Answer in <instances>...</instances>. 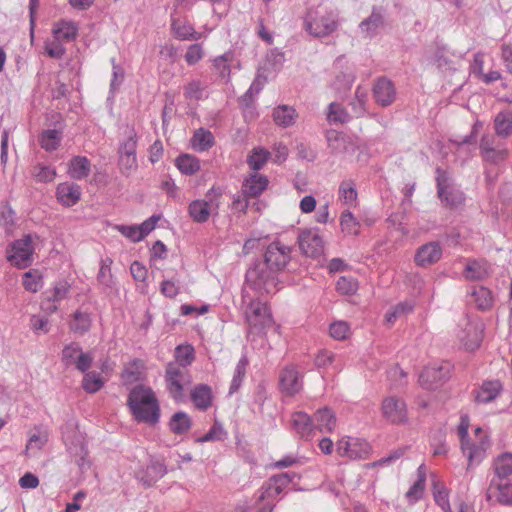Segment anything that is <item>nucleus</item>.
Listing matches in <instances>:
<instances>
[{"label":"nucleus","mask_w":512,"mask_h":512,"mask_svg":"<svg viewBox=\"0 0 512 512\" xmlns=\"http://www.w3.org/2000/svg\"><path fill=\"white\" fill-rule=\"evenodd\" d=\"M127 406L136 422L150 426L159 423L160 403L151 387L142 384L134 386L128 394Z\"/></svg>","instance_id":"obj_1"},{"label":"nucleus","mask_w":512,"mask_h":512,"mask_svg":"<svg viewBox=\"0 0 512 512\" xmlns=\"http://www.w3.org/2000/svg\"><path fill=\"white\" fill-rule=\"evenodd\" d=\"M435 174L437 197L441 205L452 211L462 208L466 202V195L451 174L441 167L436 168Z\"/></svg>","instance_id":"obj_2"},{"label":"nucleus","mask_w":512,"mask_h":512,"mask_svg":"<svg viewBox=\"0 0 512 512\" xmlns=\"http://www.w3.org/2000/svg\"><path fill=\"white\" fill-rule=\"evenodd\" d=\"M276 274L261 258L254 259L245 273V283L254 291L263 294L270 293L275 287Z\"/></svg>","instance_id":"obj_3"},{"label":"nucleus","mask_w":512,"mask_h":512,"mask_svg":"<svg viewBox=\"0 0 512 512\" xmlns=\"http://www.w3.org/2000/svg\"><path fill=\"white\" fill-rule=\"evenodd\" d=\"M34 247L31 234L12 241L7 247V261L18 269H25L33 262Z\"/></svg>","instance_id":"obj_4"},{"label":"nucleus","mask_w":512,"mask_h":512,"mask_svg":"<svg viewBox=\"0 0 512 512\" xmlns=\"http://www.w3.org/2000/svg\"><path fill=\"white\" fill-rule=\"evenodd\" d=\"M168 473L165 459L161 456H149L148 464L135 472V478L145 487L154 486Z\"/></svg>","instance_id":"obj_5"},{"label":"nucleus","mask_w":512,"mask_h":512,"mask_svg":"<svg viewBox=\"0 0 512 512\" xmlns=\"http://www.w3.org/2000/svg\"><path fill=\"white\" fill-rule=\"evenodd\" d=\"M451 370L449 362L426 366L419 375V383L424 389L435 390L450 379Z\"/></svg>","instance_id":"obj_6"},{"label":"nucleus","mask_w":512,"mask_h":512,"mask_svg":"<svg viewBox=\"0 0 512 512\" xmlns=\"http://www.w3.org/2000/svg\"><path fill=\"white\" fill-rule=\"evenodd\" d=\"M292 249L291 246L284 245L280 241L275 240L267 246L261 259L277 274L283 271L289 263Z\"/></svg>","instance_id":"obj_7"},{"label":"nucleus","mask_w":512,"mask_h":512,"mask_svg":"<svg viewBox=\"0 0 512 512\" xmlns=\"http://www.w3.org/2000/svg\"><path fill=\"white\" fill-rule=\"evenodd\" d=\"M301 252L311 258H318L324 253V241L318 228L302 229L297 235Z\"/></svg>","instance_id":"obj_8"},{"label":"nucleus","mask_w":512,"mask_h":512,"mask_svg":"<svg viewBox=\"0 0 512 512\" xmlns=\"http://www.w3.org/2000/svg\"><path fill=\"white\" fill-rule=\"evenodd\" d=\"M181 368L179 364L174 362H169L165 368L166 388L170 396L176 401L182 399L184 393L182 381L185 376H189L188 371H184Z\"/></svg>","instance_id":"obj_9"},{"label":"nucleus","mask_w":512,"mask_h":512,"mask_svg":"<svg viewBox=\"0 0 512 512\" xmlns=\"http://www.w3.org/2000/svg\"><path fill=\"white\" fill-rule=\"evenodd\" d=\"M246 320L252 327L261 329L270 327L273 324V317L267 304L260 301H251L246 308Z\"/></svg>","instance_id":"obj_10"},{"label":"nucleus","mask_w":512,"mask_h":512,"mask_svg":"<svg viewBox=\"0 0 512 512\" xmlns=\"http://www.w3.org/2000/svg\"><path fill=\"white\" fill-rule=\"evenodd\" d=\"M279 387L287 396H294L302 390V376L296 366L287 365L280 371Z\"/></svg>","instance_id":"obj_11"},{"label":"nucleus","mask_w":512,"mask_h":512,"mask_svg":"<svg viewBox=\"0 0 512 512\" xmlns=\"http://www.w3.org/2000/svg\"><path fill=\"white\" fill-rule=\"evenodd\" d=\"M396 88L394 83L385 76L378 77L372 88V95L375 102L381 107L392 105L396 99Z\"/></svg>","instance_id":"obj_12"},{"label":"nucleus","mask_w":512,"mask_h":512,"mask_svg":"<svg viewBox=\"0 0 512 512\" xmlns=\"http://www.w3.org/2000/svg\"><path fill=\"white\" fill-rule=\"evenodd\" d=\"M381 410L383 417L392 424H402L407 421L406 403L400 398H385Z\"/></svg>","instance_id":"obj_13"},{"label":"nucleus","mask_w":512,"mask_h":512,"mask_svg":"<svg viewBox=\"0 0 512 512\" xmlns=\"http://www.w3.org/2000/svg\"><path fill=\"white\" fill-rule=\"evenodd\" d=\"M337 26V21L331 15L312 18L311 14H308L305 19L306 31L315 37L328 36L337 29Z\"/></svg>","instance_id":"obj_14"},{"label":"nucleus","mask_w":512,"mask_h":512,"mask_svg":"<svg viewBox=\"0 0 512 512\" xmlns=\"http://www.w3.org/2000/svg\"><path fill=\"white\" fill-rule=\"evenodd\" d=\"M52 117L56 119L54 121V129L44 130L39 136L40 146L48 152L58 149L61 144L64 128V121L60 113H55Z\"/></svg>","instance_id":"obj_15"},{"label":"nucleus","mask_w":512,"mask_h":512,"mask_svg":"<svg viewBox=\"0 0 512 512\" xmlns=\"http://www.w3.org/2000/svg\"><path fill=\"white\" fill-rule=\"evenodd\" d=\"M442 257V248L437 241L420 246L415 253V263L419 267H428L437 263Z\"/></svg>","instance_id":"obj_16"},{"label":"nucleus","mask_w":512,"mask_h":512,"mask_svg":"<svg viewBox=\"0 0 512 512\" xmlns=\"http://www.w3.org/2000/svg\"><path fill=\"white\" fill-rule=\"evenodd\" d=\"M269 179L266 175L254 172L244 178L242 193L246 198H256L268 187Z\"/></svg>","instance_id":"obj_17"},{"label":"nucleus","mask_w":512,"mask_h":512,"mask_svg":"<svg viewBox=\"0 0 512 512\" xmlns=\"http://www.w3.org/2000/svg\"><path fill=\"white\" fill-rule=\"evenodd\" d=\"M81 187L74 182L59 183L56 188V198L65 207L74 206L81 198Z\"/></svg>","instance_id":"obj_18"},{"label":"nucleus","mask_w":512,"mask_h":512,"mask_svg":"<svg viewBox=\"0 0 512 512\" xmlns=\"http://www.w3.org/2000/svg\"><path fill=\"white\" fill-rule=\"evenodd\" d=\"M292 427L296 433L303 439H310L314 435L315 423L313 417L306 412L297 411L292 414Z\"/></svg>","instance_id":"obj_19"},{"label":"nucleus","mask_w":512,"mask_h":512,"mask_svg":"<svg viewBox=\"0 0 512 512\" xmlns=\"http://www.w3.org/2000/svg\"><path fill=\"white\" fill-rule=\"evenodd\" d=\"M385 24L384 10L382 7L373 6L371 14L360 22L359 28L369 38L377 34V30Z\"/></svg>","instance_id":"obj_20"},{"label":"nucleus","mask_w":512,"mask_h":512,"mask_svg":"<svg viewBox=\"0 0 512 512\" xmlns=\"http://www.w3.org/2000/svg\"><path fill=\"white\" fill-rule=\"evenodd\" d=\"M190 399L197 409L206 411L212 406V388L208 384H197L191 390Z\"/></svg>","instance_id":"obj_21"},{"label":"nucleus","mask_w":512,"mask_h":512,"mask_svg":"<svg viewBox=\"0 0 512 512\" xmlns=\"http://www.w3.org/2000/svg\"><path fill=\"white\" fill-rule=\"evenodd\" d=\"M502 390L503 386L499 380H486L476 391L475 402L488 404L494 401Z\"/></svg>","instance_id":"obj_22"},{"label":"nucleus","mask_w":512,"mask_h":512,"mask_svg":"<svg viewBox=\"0 0 512 512\" xmlns=\"http://www.w3.org/2000/svg\"><path fill=\"white\" fill-rule=\"evenodd\" d=\"M212 213H215L214 207L205 199L193 200L188 205V214L196 223L207 222Z\"/></svg>","instance_id":"obj_23"},{"label":"nucleus","mask_w":512,"mask_h":512,"mask_svg":"<svg viewBox=\"0 0 512 512\" xmlns=\"http://www.w3.org/2000/svg\"><path fill=\"white\" fill-rule=\"evenodd\" d=\"M171 30L176 39L198 40L200 33L196 32L193 25L181 18L171 16Z\"/></svg>","instance_id":"obj_24"},{"label":"nucleus","mask_w":512,"mask_h":512,"mask_svg":"<svg viewBox=\"0 0 512 512\" xmlns=\"http://www.w3.org/2000/svg\"><path fill=\"white\" fill-rule=\"evenodd\" d=\"M315 428L320 432H332L336 427L335 413L328 407L318 409L313 416Z\"/></svg>","instance_id":"obj_25"},{"label":"nucleus","mask_w":512,"mask_h":512,"mask_svg":"<svg viewBox=\"0 0 512 512\" xmlns=\"http://www.w3.org/2000/svg\"><path fill=\"white\" fill-rule=\"evenodd\" d=\"M78 26L73 21L61 19L54 24L52 32L56 40L73 41L78 36Z\"/></svg>","instance_id":"obj_26"},{"label":"nucleus","mask_w":512,"mask_h":512,"mask_svg":"<svg viewBox=\"0 0 512 512\" xmlns=\"http://www.w3.org/2000/svg\"><path fill=\"white\" fill-rule=\"evenodd\" d=\"M123 140L120 141L118 154L122 155H135L137 152L138 146V135L137 132L132 125H126L123 131Z\"/></svg>","instance_id":"obj_27"},{"label":"nucleus","mask_w":512,"mask_h":512,"mask_svg":"<svg viewBox=\"0 0 512 512\" xmlns=\"http://www.w3.org/2000/svg\"><path fill=\"white\" fill-rule=\"evenodd\" d=\"M91 171L90 160L85 156H74L69 161L68 174L74 180L86 178Z\"/></svg>","instance_id":"obj_28"},{"label":"nucleus","mask_w":512,"mask_h":512,"mask_svg":"<svg viewBox=\"0 0 512 512\" xmlns=\"http://www.w3.org/2000/svg\"><path fill=\"white\" fill-rule=\"evenodd\" d=\"M270 158L271 153L268 149L262 146H257L249 152L246 162L251 170L258 173Z\"/></svg>","instance_id":"obj_29"},{"label":"nucleus","mask_w":512,"mask_h":512,"mask_svg":"<svg viewBox=\"0 0 512 512\" xmlns=\"http://www.w3.org/2000/svg\"><path fill=\"white\" fill-rule=\"evenodd\" d=\"M272 115L275 123L284 128L292 126L298 117L296 110L289 105L277 106Z\"/></svg>","instance_id":"obj_30"},{"label":"nucleus","mask_w":512,"mask_h":512,"mask_svg":"<svg viewBox=\"0 0 512 512\" xmlns=\"http://www.w3.org/2000/svg\"><path fill=\"white\" fill-rule=\"evenodd\" d=\"M191 143L195 150L204 152L214 146L215 138L210 130L201 127L194 132Z\"/></svg>","instance_id":"obj_31"},{"label":"nucleus","mask_w":512,"mask_h":512,"mask_svg":"<svg viewBox=\"0 0 512 512\" xmlns=\"http://www.w3.org/2000/svg\"><path fill=\"white\" fill-rule=\"evenodd\" d=\"M432 493L435 503L441 507L443 512H452L449 502V491L445 484L436 479V477L432 480Z\"/></svg>","instance_id":"obj_32"},{"label":"nucleus","mask_w":512,"mask_h":512,"mask_svg":"<svg viewBox=\"0 0 512 512\" xmlns=\"http://www.w3.org/2000/svg\"><path fill=\"white\" fill-rule=\"evenodd\" d=\"M168 425L174 434L183 435L192 427V419L186 412L177 411L171 416Z\"/></svg>","instance_id":"obj_33"},{"label":"nucleus","mask_w":512,"mask_h":512,"mask_svg":"<svg viewBox=\"0 0 512 512\" xmlns=\"http://www.w3.org/2000/svg\"><path fill=\"white\" fill-rule=\"evenodd\" d=\"M175 166L184 175H194L200 170V161L194 155L181 153L175 159Z\"/></svg>","instance_id":"obj_34"},{"label":"nucleus","mask_w":512,"mask_h":512,"mask_svg":"<svg viewBox=\"0 0 512 512\" xmlns=\"http://www.w3.org/2000/svg\"><path fill=\"white\" fill-rule=\"evenodd\" d=\"M494 128L498 136L508 137L512 134V111L499 112L494 119Z\"/></svg>","instance_id":"obj_35"},{"label":"nucleus","mask_w":512,"mask_h":512,"mask_svg":"<svg viewBox=\"0 0 512 512\" xmlns=\"http://www.w3.org/2000/svg\"><path fill=\"white\" fill-rule=\"evenodd\" d=\"M495 479L505 480L512 474V454L505 452L499 455L494 462Z\"/></svg>","instance_id":"obj_36"},{"label":"nucleus","mask_w":512,"mask_h":512,"mask_svg":"<svg viewBox=\"0 0 512 512\" xmlns=\"http://www.w3.org/2000/svg\"><path fill=\"white\" fill-rule=\"evenodd\" d=\"M174 357V363L179 364L182 368H187L195 360V349L189 343L179 344L175 348Z\"/></svg>","instance_id":"obj_37"},{"label":"nucleus","mask_w":512,"mask_h":512,"mask_svg":"<svg viewBox=\"0 0 512 512\" xmlns=\"http://www.w3.org/2000/svg\"><path fill=\"white\" fill-rule=\"evenodd\" d=\"M326 140L328 147L333 154H342L346 152L347 137L344 133L330 129L326 132Z\"/></svg>","instance_id":"obj_38"},{"label":"nucleus","mask_w":512,"mask_h":512,"mask_svg":"<svg viewBox=\"0 0 512 512\" xmlns=\"http://www.w3.org/2000/svg\"><path fill=\"white\" fill-rule=\"evenodd\" d=\"M248 365L249 361L247 356L242 355L234 370L233 378L231 380L229 387V395L236 393L240 389L242 382L245 378Z\"/></svg>","instance_id":"obj_39"},{"label":"nucleus","mask_w":512,"mask_h":512,"mask_svg":"<svg viewBox=\"0 0 512 512\" xmlns=\"http://www.w3.org/2000/svg\"><path fill=\"white\" fill-rule=\"evenodd\" d=\"M471 295L474 297L479 310L486 311L493 306L492 292L488 288L484 286L475 287Z\"/></svg>","instance_id":"obj_40"},{"label":"nucleus","mask_w":512,"mask_h":512,"mask_svg":"<svg viewBox=\"0 0 512 512\" xmlns=\"http://www.w3.org/2000/svg\"><path fill=\"white\" fill-rule=\"evenodd\" d=\"M327 120L329 123L344 124L351 120V116L341 104L332 102L328 105Z\"/></svg>","instance_id":"obj_41"},{"label":"nucleus","mask_w":512,"mask_h":512,"mask_svg":"<svg viewBox=\"0 0 512 512\" xmlns=\"http://www.w3.org/2000/svg\"><path fill=\"white\" fill-rule=\"evenodd\" d=\"M73 320L74 323L70 326L73 332L83 335L91 329L92 319L90 313L77 310L73 314Z\"/></svg>","instance_id":"obj_42"},{"label":"nucleus","mask_w":512,"mask_h":512,"mask_svg":"<svg viewBox=\"0 0 512 512\" xmlns=\"http://www.w3.org/2000/svg\"><path fill=\"white\" fill-rule=\"evenodd\" d=\"M105 385V380L95 371L84 374L82 379V388L89 394L98 392Z\"/></svg>","instance_id":"obj_43"},{"label":"nucleus","mask_w":512,"mask_h":512,"mask_svg":"<svg viewBox=\"0 0 512 512\" xmlns=\"http://www.w3.org/2000/svg\"><path fill=\"white\" fill-rule=\"evenodd\" d=\"M495 488L499 491L498 501L501 504L512 505V484L503 482V480H496L493 478L490 482V489Z\"/></svg>","instance_id":"obj_44"},{"label":"nucleus","mask_w":512,"mask_h":512,"mask_svg":"<svg viewBox=\"0 0 512 512\" xmlns=\"http://www.w3.org/2000/svg\"><path fill=\"white\" fill-rule=\"evenodd\" d=\"M233 56L232 51H227L213 60L214 68L219 72L220 77L223 79L230 78L231 68L229 63L233 60Z\"/></svg>","instance_id":"obj_45"},{"label":"nucleus","mask_w":512,"mask_h":512,"mask_svg":"<svg viewBox=\"0 0 512 512\" xmlns=\"http://www.w3.org/2000/svg\"><path fill=\"white\" fill-rule=\"evenodd\" d=\"M24 288L32 293H36L41 288L42 275L37 269H30L22 277Z\"/></svg>","instance_id":"obj_46"},{"label":"nucleus","mask_w":512,"mask_h":512,"mask_svg":"<svg viewBox=\"0 0 512 512\" xmlns=\"http://www.w3.org/2000/svg\"><path fill=\"white\" fill-rule=\"evenodd\" d=\"M430 445L434 455H446L449 450L446 444V432L443 429L434 431L430 436Z\"/></svg>","instance_id":"obj_47"},{"label":"nucleus","mask_w":512,"mask_h":512,"mask_svg":"<svg viewBox=\"0 0 512 512\" xmlns=\"http://www.w3.org/2000/svg\"><path fill=\"white\" fill-rule=\"evenodd\" d=\"M283 488L278 484L272 481L270 477L268 481L264 482L259 490V496L257 501L263 502L270 498H275L283 492Z\"/></svg>","instance_id":"obj_48"},{"label":"nucleus","mask_w":512,"mask_h":512,"mask_svg":"<svg viewBox=\"0 0 512 512\" xmlns=\"http://www.w3.org/2000/svg\"><path fill=\"white\" fill-rule=\"evenodd\" d=\"M226 431L224 430L221 423L215 421L211 426L209 431L201 437L196 438L197 443H205V442H213V441H223L226 436Z\"/></svg>","instance_id":"obj_49"},{"label":"nucleus","mask_w":512,"mask_h":512,"mask_svg":"<svg viewBox=\"0 0 512 512\" xmlns=\"http://www.w3.org/2000/svg\"><path fill=\"white\" fill-rule=\"evenodd\" d=\"M336 290L342 295H354L358 290V281L352 276H341L337 280Z\"/></svg>","instance_id":"obj_50"},{"label":"nucleus","mask_w":512,"mask_h":512,"mask_svg":"<svg viewBox=\"0 0 512 512\" xmlns=\"http://www.w3.org/2000/svg\"><path fill=\"white\" fill-rule=\"evenodd\" d=\"M82 351L81 346L77 342H70L62 349L61 360L66 367L73 365L77 359L76 355Z\"/></svg>","instance_id":"obj_51"},{"label":"nucleus","mask_w":512,"mask_h":512,"mask_svg":"<svg viewBox=\"0 0 512 512\" xmlns=\"http://www.w3.org/2000/svg\"><path fill=\"white\" fill-rule=\"evenodd\" d=\"M357 190L352 180H344L339 186V196L345 204H352L357 199Z\"/></svg>","instance_id":"obj_52"},{"label":"nucleus","mask_w":512,"mask_h":512,"mask_svg":"<svg viewBox=\"0 0 512 512\" xmlns=\"http://www.w3.org/2000/svg\"><path fill=\"white\" fill-rule=\"evenodd\" d=\"M340 226L343 232L357 235L359 222L350 211H344L340 216Z\"/></svg>","instance_id":"obj_53"},{"label":"nucleus","mask_w":512,"mask_h":512,"mask_svg":"<svg viewBox=\"0 0 512 512\" xmlns=\"http://www.w3.org/2000/svg\"><path fill=\"white\" fill-rule=\"evenodd\" d=\"M371 452L370 444L363 439L353 438L351 459H366Z\"/></svg>","instance_id":"obj_54"},{"label":"nucleus","mask_w":512,"mask_h":512,"mask_svg":"<svg viewBox=\"0 0 512 512\" xmlns=\"http://www.w3.org/2000/svg\"><path fill=\"white\" fill-rule=\"evenodd\" d=\"M16 212L11 207L9 201L2 202L0 206V223L6 229H11L15 225Z\"/></svg>","instance_id":"obj_55"},{"label":"nucleus","mask_w":512,"mask_h":512,"mask_svg":"<svg viewBox=\"0 0 512 512\" xmlns=\"http://www.w3.org/2000/svg\"><path fill=\"white\" fill-rule=\"evenodd\" d=\"M119 155V168L124 176H129L138 168L137 156L135 155Z\"/></svg>","instance_id":"obj_56"},{"label":"nucleus","mask_w":512,"mask_h":512,"mask_svg":"<svg viewBox=\"0 0 512 512\" xmlns=\"http://www.w3.org/2000/svg\"><path fill=\"white\" fill-rule=\"evenodd\" d=\"M34 176L36 181L41 183H47L54 180L56 176V170L55 168L48 166V165H42L39 164L35 168Z\"/></svg>","instance_id":"obj_57"},{"label":"nucleus","mask_w":512,"mask_h":512,"mask_svg":"<svg viewBox=\"0 0 512 512\" xmlns=\"http://www.w3.org/2000/svg\"><path fill=\"white\" fill-rule=\"evenodd\" d=\"M204 86L200 80L190 81L184 88V96L186 99L200 100L203 97Z\"/></svg>","instance_id":"obj_58"},{"label":"nucleus","mask_w":512,"mask_h":512,"mask_svg":"<svg viewBox=\"0 0 512 512\" xmlns=\"http://www.w3.org/2000/svg\"><path fill=\"white\" fill-rule=\"evenodd\" d=\"M204 52L201 44L195 43L188 47L185 53V61L192 66L197 64L203 58Z\"/></svg>","instance_id":"obj_59"},{"label":"nucleus","mask_w":512,"mask_h":512,"mask_svg":"<svg viewBox=\"0 0 512 512\" xmlns=\"http://www.w3.org/2000/svg\"><path fill=\"white\" fill-rule=\"evenodd\" d=\"M349 332V326L344 321H336L330 324L329 334L336 340H344Z\"/></svg>","instance_id":"obj_60"},{"label":"nucleus","mask_w":512,"mask_h":512,"mask_svg":"<svg viewBox=\"0 0 512 512\" xmlns=\"http://www.w3.org/2000/svg\"><path fill=\"white\" fill-rule=\"evenodd\" d=\"M69 290L70 284L66 280H60L55 284L52 290V294L48 297L51 298V300L54 302H59L66 298Z\"/></svg>","instance_id":"obj_61"},{"label":"nucleus","mask_w":512,"mask_h":512,"mask_svg":"<svg viewBox=\"0 0 512 512\" xmlns=\"http://www.w3.org/2000/svg\"><path fill=\"white\" fill-rule=\"evenodd\" d=\"M367 94L362 92L360 87L355 91V99L351 102L352 110L357 116H362L365 112Z\"/></svg>","instance_id":"obj_62"},{"label":"nucleus","mask_w":512,"mask_h":512,"mask_svg":"<svg viewBox=\"0 0 512 512\" xmlns=\"http://www.w3.org/2000/svg\"><path fill=\"white\" fill-rule=\"evenodd\" d=\"M508 156V151L506 149H497L495 147L489 149L487 152H484L482 155L483 159L487 162L497 164L502 162Z\"/></svg>","instance_id":"obj_63"},{"label":"nucleus","mask_w":512,"mask_h":512,"mask_svg":"<svg viewBox=\"0 0 512 512\" xmlns=\"http://www.w3.org/2000/svg\"><path fill=\"white\" fill-rule=\"evenodd\" d=\"M125 72L120 65H114L112 70V78L110 81L109 92L114 94L124 81Z\"/></svg>","instance_id":"obj_64"}]
</instances>
